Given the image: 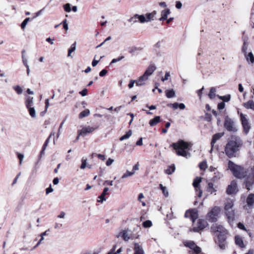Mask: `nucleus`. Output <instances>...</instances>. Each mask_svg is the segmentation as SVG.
Masks as SVG:
<instances>
[{
    "instance_id": "f257e3e1",
    "label": "nucleus",
    "mask_w": 254,
    "mask_h": 254,
    "mask_svg": "<svg viewBox=\"0 0 254 254\" xmlns=\"http://www.w3.org/2000/svg\"><path fill=\"white\" fill-rule=\"evenodd\" d=\"M212 232L216 234L217 239L215 240L216 243L222 250H225L227 247V230L221 225L217 223L213 224L211 227Z\"/></svg>"
},
{
    "instance_id": "f03ea898",
    "label": "nucleus",
    "mask_w": 254,
    "mask_h": 254,
    "mask_svg": "<svg viewBox=\"0 0 254 254\" xmlns=\"http://www.w3.org/2000/svg\"><path fill=\"white\" fill-rule=\"evenodd\" d=\"M192 144L184 141L183 139H179L178 141L173 143L170 145L176 150L178 156H183L186 158L190 157L191 154L190 151L191 150Z\"/></svg>"
},
{
    "instance_id": "7ed1b4c3",
    "label": "nucleus",
    "mask_w": 254,
    "mask_h": 254,
    "mask_svg": "<svg viewBox=\"0 0 254 254\" xmlns=\"http://www.w3.org/2000/svg\"><path fill=\"white\" fill-rule=\"evenodd\" d=\"M240 142L237 139L229 140L226 144L225 152L226 155L229 158L235 156V153L238 150Z\"/></svg>"
},
{
    "instance_id": "20e7f679",
    "label": "nucleus",
    "mask_w": 254,
    "mask_h": 254,
    "mask_svg": "<svg viewBox=\"0 0 254 254\" xmlns=\"http://www.w3.org/2000/svg\"><path fill=\"white\" fill-rule=\"evenodd\" d=\"M228 168L235 177L242 179L245 177L244 168L240 166L235 164L232 161H229Z\"/></svg>"
},
{
    "instance_id": "39448f33",
    "label": "nucleus",
    "mask_w": 254,
    "mask_h": 254,
    "mask_svg": "<svg viewBox=\"0 0 254 254\" xmlns=\"http://www.w3.org/2000/svg\"><path fill=\"white\" fill-rule=\"evenodd\" d=\"M224 126L225 128L229 132H235L238 130L235 122L228 116L225 118Z\"/></svg>"
},
{
    "instance_id": "423d86ee",
    "label": "nucleus",
    "mask_w": 254,
    "mask_h": 254,
    "mask_svg": "<svg viewBox=\"0 0 254 254\" xmlns=\"http://www.w3.org/2000/svg\"><path fill=\"white\" fill-rule=\"evenodd\" d=\"M248 172L249 175L246 178L244 184H245L246 188L248 190H250L251 188L254 184V167H252Z\"/></svg>"
},
{
    "instance_id": "0eeeda50",
    "label": "nucleus",
    "mask_w": 254,
    "mask_h": 254,
    "mask_svg": "<svg viewBox=\"0 0 254 254\" xmlns=\"http://www.w3.org/2000/svg\"><path fill=\"white\" fill-rule=\"evenodd\" d=\"M220 212V208L218 206H215L208 213L206 218L210 222H215L217 221V217Z\"/></svg>"
},
{
    "instance_id": "6e6552de",
    "label": "nucleus",
    "mask_w": 254,
    "mask_h": 254,
    "mask_svg": "<svg viewBox=\"0 0 254 254\" xmlns=\"http://www.w3.org/2000/svg\"><path fill=\"white\" fill-rule=\"evenodd\" d=\"M237 184L236 181L233 180L231 182V184L228 185L226 192L228 194H233L237 193L238 191Z\"/></svg>"
},
{
    "instance_id": "1a4fd4ad",
    "label": "nucleus",
    "mask_w": 254,
    "mask_h": 254,
    "mask_svg": "<svg viewBox=\"0 0 254 254\" xmlns=\"http://www.w3.org/2000/svg\"><path fill=\"white\" fill-rule=\"evenodd\" d=\"M241 119L242 121V124L243 126V127L244 129V131L245 133L247 134L250 131L251 128V126L249 124L248 120L247 118L242 114L241 115Z\"/></svg>"
},
{
    "instance_id": "9d476101",
    "label": "nucleus",
    "mask_w": 254,
    "mask_h": 254,
    "mask_svg": "<svg viewBox=\"0 0 254 254\" xmlns=\"http://www.w3.org/2000/svg\"><path fill=\"white\" fill-rule=\"evenodd\" d=\"M197 226L193 228V231L195 232H199L205 228L207 225V222L204 220L198 219L197 221Z\"/></svg>"
},
{
    "instance_id": "9b49d317",
    "label": "nucleus",
    "mask_w": 254,
    "mask_h": 254,
    "mask_svg": "<svg viewBox=\"0 0 254 254\" xmlns=\"http://www.w3.org/2000/svg\"><path fill=\"white\" fill-rule=\"evenodd\" d=\"M95 128L90 126L83 127L79 131V135L85 136L88 133L93 132Z\"/></svg>"
},
{
    "instance_id": "f8f14e48",
    "label": "nucleus",
    "mask_w": 254,
    "mask_h": 254,
    "mask_svg": "<svg viewBox=\"0 0 254 254\" xmlns=\"http://www.w3.org/2000/svg\"><path fill=\"white\" fill-rule=\"evenodd\" d=\"M225 214L229 222H231L234 221L235 215L234 209L225 210Z\"/></svg>"
},
{
    "instance_id": "ddd939ff",
    "label": "nucleus",
    "mask_w": 254,
    "mask_h": 254,
    "mask_svg": "<svg viewBox=\"0 0 254 254\" xmlns=\"http://www.w3.org/2000/svg\"><path fill=\"white\" fill-rule=\"evenodd\" d=\"M224 134V132L222 133H217L215 134H214L212 136V138L211 141V151L212 150V148L213 147V146L214 144L216 143V142L219 140L221 137H222Z\"/></svg>"
},
{
    "instance_id": "4468645a",
    "label": "nucleus",
    "mask_w": 254,
    "mask_h": 254,
    "mask_svg": "<svg viewBox=\"0 0 254 254\" xmlns=\"http://www.w3.org/2000/svg\"><path fill=\"white\" fill-rule=\"evenodd\" d=\"M168 106L172 107L174 110H176L178 108L181 110H184L186 108V106L184 103H179L177 102L168 104Z\"/></svg>"
},
{
    "instance_id": "2eb2a0df",
    "label": "nucleus",
    "mask_w": 254,
    "mask_h": 254,
    "mask_svg": "<svg viewBox=\"0 0 254 254\" xmlns=\"http://www.w3.org/2000/svg\"><path fill=\"white\" fill-rule=\"evenodd\" d=\"M109 190V188L107 187H106L104 189L103 191L101 194V195L98 196L99 199L97 200L98 202L103 203V201L106 200L105 196L108 194V191Z\"/></svg>"
},
{
    "instance_id": "dca6fc26",
    "label": "nucleus",
    "mask_w": 254,
    "mask_h": 254,
    "mask_svg": "<svg viewBox=\"0 0 254 254\" xmlns=\"http://www.w3.org/2000/svg\"><path fill=\"white\" fill-rule=\"evenodd\" d=\"M188 215L190 217L191 220L193 222L197 218L198 214L196 212H194L193 211H189L188 210L186 212L185 216L187 217Z\"/></svg>"
},
{
    "instance_id": "f3484780",
    "label": "nucleus",
    "mask_w": 254,
    "mask_h": 254,
    "mask_svg": "<svg viewBox=\"0 0 254 254\" xmlns=\"http://www.w3.org/2000/svg\"><path fill=\"white\" fill-rule=\"evenodd\" d=\"M155 69L156 66L155 65H150L145 70L143 75H145L148 78V76L151 75Z\"/></svg>"
},
{
    "instance_id": "a211bd4d",
    "label": "nucleus",
    "mask_w": 254,
    "mask_h": 254,
    "mask_svg": "<svg viewBox=\"0 0 254 254\" xmlns=\"http://www.w3.org/2000/svg\"><path fill=\"white\" fill-rule=\"evenodd\" d=\"M25 104L26 108L28 107L33 106L34 104L33 97L26 95Z\"/></svg>"
},
{
    "instance_id": "6ab92c4d",
    "label": "nucleus",
    "mask_w": 254,
    "mask_h": 254,
    "mask_svg": "<svg viewBox=\"0 0 254 254\" xmlns=\"http://www.w3.org/2000/svg\"><path fill=\"white\" fill-rule=\"evenodd\" d=\"M148 79V78L143 74L139 78L135 80V83L136 86H142L145 84V81Z\"/></svg>"
},
{
    "instance_id": "aec40b11",
    "label": "nucleus",
    "mask_w": 254,
    "mask_h": 254,
    "mask_svg": "<svg viewBox=\"0 0 254 254\" xmlns=\"http://www.w3.org/2000/svg\"><path fill=\"white\" fill-rule=\"evenodd\" d=\"M234 202L232 200H227L225 203L224 210L233 209Z\"/></svg>"
},
{
    "instance_id": "412c9836",
    "label": "nucleus",
    "mask_w": 254,
    "mask_h": 254,
    "mask_svg": "<svg viewBox=\"0 0 254 254\" xmlns=\"http://www.w3.org/2000/svg\"><path fill=\"white\" fill-rule=\"evenodd\" d=\"M235 243L240 248H243L245 247L242 238L239 236H236L235 237Z\"/></svg>"
},
{
    "instance_id": "4be33fe9",
    "label": "nucleus",
    "mask_w": 254,
    "mask_h": 254,
    "mask_svg": "<svg viewBox=\"0 0 254 254\" xmlns=\"http://www.w3.org/2000/svg\"><path fill=\"white\" fill-rule=\"evenodd\" d=\"M222 177L223 174L218 170H216V171L214 173V176L212 178V181L214 182H217L222 178Z\"/></svg>"
},
{
    "instance_id": "5701e85b",
    "label": "nucleus",
    "mask_w": 254,
    "mask_h": 254,
    "mask_svg": "<svg viewBox=\"0 0 254 254\" xmlns=\"http://www.w3.org/2000/svg\"><path fill=\"white\" fill-rule=\"evenodd\" d=\"M170 13L169 9H166L161 12V17L159 18L160 21H164L167 19L168 14Z\"/></svg>"
},
{
    "instance_id": "b1692460",
    "label": "nucleus",
    "mask_w": 254,
    "mask_h": 254,
    "mask_svg": "<svg viewBox=\"0 0 254 254\" xmlns=\"http://www.w3.org/2000/svg\"><path fill=\"white\" fill-rule=\"evenodd\" d=\"M134 250V254H143L144 253L143 249L137 243H135Z\"/></svg>"
},
{
    "instance_id": "393cba45",
    "label": "nucleus",
    "mask_w": 254,
    "mask_h": 254,
    "mask_svg": "<svg viewBox=\"0 0 254 254\" xmlns=\"http://www.w3.org/2000/svg\"><path fill=\"white\" fill-rule=\"evenodd\" d=\"M160 121V116H155L153 119L149 121V125L151 127L156 125Z\"/></svg>"
},
{
    "instance_id": "a878e982",
    "label": "nucleus",
    "mask_w": 254,
    "mask_h": 254,
    "mask_svg": "<svg viewBox=\"0 0 254 254\" xmlns=\"http://www.w3.org/2000/svg\"><path fill=\"white\" fill-rule=\"evenodd\" d=\"M121 237L125 241H127L129 239V237H128L127 230H123L121 232L119 235L117 236V237Z\"/></svg>"
},
{
    "instance_id": "bb28decb",
    "label": "nucleus",
    "mask_w": 254,
    "mask_h": 254,
    "mask_svg": "<svg viewBox=\"0 0 254 254\" xmlns=\"http://www.w3.org/2000/svg\"><path fill=\"white\" fill-rule=\"evenodd\" d=\"M247 203L250 206L254 204V194H250L247 198Z\"/></svg>"
},
{
    "instance_id": "cd10ccee",
    "label": "nucleus",
    "mask_w": 254,
    "mask_h": 254,
    "mask_svg": "<svg viewBox=\"0 0 254 254\" xmlns=\"http://www.w3.org/2000/svg\"><path fill=\"white\" fill-rule=\"evenodd\" d=\"M244 55L248 62H250L252 64L254 63V56L252 52L249 53L248 54L247 53Z\"/></svg>"
},
{
    "instance_id": "c85d7f7f",
    "label": "nucleus",
    "mask_w": 254,
    "mask_h": 254,
    "mask_svg": "<svg viewBox=\"0 0 254 254\" xmlns=\"http://www.w3.org/2000/svg\"><path fill=\"white\" fill-rule=\"evenodd\" d=\"M185 246L189 248L192 250L196 245L193 241H186L184 242Z\"/></svg>"
},
{
    "instance_id": "c756f323",
    "label": "nucleus",
    "mask_w": 254,
    "mask_h": 254,
    "mask_svg": "<svg viewBox=\"0 0 254 254\" xmlns=\"http://www.w3.org/2000/svg\"><path fill=\"white\" fill-rule=\"evenodd\" d=\"M201 177H197L194 179L193 182V186L194 187V188L195 189H199V184L201 182Z\"/></svg>"
},
{
    "instance_id": "7c9ffc66",
    "label": "nucleus",
    "mask_w": 254,
    "mask_h": 254,
    "mask_svg": "<svg viewBox=\"0 0 254 254\" xmlns=\"http://www.w3.org/2000/svg\"><path fill=\"white\" fill-rule=\"evenodd\" d=\"M156 11H153L151 13H147L146 14V22L149 21L153 19V17L156 14Z\"/></svg>"
},
{
    "instance_id": "2f4dec72",
    "label": "nucleus",
    "mask_w": 254,
    "mask_h": 254,
    "mask_svg": "<svg viewBox=\"0 0 254 254\" xmlns=\"http://www.w3.org/2000/svg\"><path fill=\"white\" fill-rule=\"evenodd\" d=\"M244 107L247 109H251L254 111V102L253 100H249L244 103Z\"/></svg>"
},
{
    "instance_id": "473e14b6",
    "label": "nucleus",
    "mask_w": 254,
    "mask_h": 254,
    "mask_svg": "<svg viewBox=\"0 0 254 254\" xmlns=\"http://www.w3.org/2000/svg\"><path fill=\"white\" fill-rule=\"evenodd\" d=\"M207 191L210 193H212L216 191L214 188V185L212 182L208 183L207 187Z\"/></svg>"
},
{
    "instance_id": "72a5a7b5",
    "label": "nucleus",
    "mask_w": 254,
    "mask_h": 254,
    "mask_svg": "<svg viewBox=\"0 0 254 254\" xmlns=\"http://www.w3.org/2000/svg\"><path fill=\"white\" fill-rule=\"evenodd\" d=\"M192 253L191 254L190 251V254H204L201 253V248L196 245L193 249L192 250Z\"/></svg>"
},
{
    "instance_id": "f704fd0d",
    "label": "nucleus",
    "mask_w": 254,
    "mask_h": 254,
    "mask_svg": "<svg viewBox=\"0 0 254 254\" xmlns=\"http://www.w3.org/2000/svg\"><path fill=\"white\" fill-rule=\"evenodd\" d=\"M166 96L168 98H171L175 96V92L173 89L166 91Z\"/></svg>"
},
{
    "instance_id": "c9c22d12",
    "label": "nucleus",
    "mask_w": 254,
    "mask_h": 254,
    "mask_svg": "<svg viewBox=\"0 0 254 254\" xmlns=\"http://www.w3.org/2000/svg\"><path fill=\"white\" fill-rule=\"evenodd\" d=\"M90 114V111L88 109H85L84 111H82L79 114V118L82 119L83 118L87 117Z\"/></svg>"
},
{
    "instance_id": "e433bc0d",
    "label": "nucleus",
    "mask_w": 254,
    "mask_h": 254,
    "mask_svg": "<svg viewBox=\"0 0 254 254\" xmlns=\"http://www.w3.org/2000/svg\"><path fill=\"white\" fill-rule=\"evenodd\" d=\"M27 109L29 111V113L30 116L33 118H35L36 117V111L34 108L32 106H31L27 107Z\"/></svg>"
},
{
    "instance_id": "4c0bfd02",
    "label": "nucleus",
    "mask_w": 254,
    "mask_h": 254,
    "mask_svg": "<svg viewBox=\"0 0 254 254\" xmlns=\"http://www.w3.org/2000/svg\"><path fill=\"white\" fill-rule=\"evenodd\" d=\"M247 39H246L245 38L244 39V43L242 48V52L245 54L247 53V50L248 47V42L247 41Z\"/></svg>"
},
{
    "instance_id": "58836bf2",
    "label": "nucleus",
    "mask_w": 254,
    "mask_h": 254,
    "mask_svg": "<svg viewBox=\"0 0 254 254\" xmlns=\"http://www.w3.org/2000/svg\"><path fill=\"white\" fill-rule=\"evenodd\" d=\"M175 170V166L174 164H172L167 169L165 170V173L168 175H171L174 172Z\"/></svg>"
},
{
    "instance_id": "ea45409f",
    "label": "nucleus",
    "mask_w": 254,
    "mask_h": 254,
    "mask_svg": "<svg viewBox=\"0 0 254 254\" xmlns=\"http://www.w3.org/2000/svg\"><path fill=\"white\" fill-rule=\"evenodd\" d=\"M132 134L131 130H128L125 135L120 138V141H123L125 139H128Z\"/></svg>"
},
{
    "instance_id": "a19ab883",
    "label": "nucleus",
    "mask_w": 254,
    "mask_h": 254,
    "mask_svg": "<svg viewBox=\"0 0 254 254\" xmlns=\"http://www.w3.org/2000/svg\"><path fill=\"white\" fill-rule=\"evenodd\" d=\"M134 17L138 18L140 22L141 23H144L145 22H146V17L144 15H138V14H135Z\"/></svg>"
},
{
    "instance_id": "79ce46f5",
    "label": "nucleus",
    "mask_w": 254,
    "mask_h": 254,
    "mask_svg": "<svg viewBox=\"0 0 254 254\" xmlns=\"http://www.w3.org/2000/svg\"><path fill=\"white\" fill-rule=\"evenodd\" d=\"M55 135V133L54 132H52L50 135L49 136V137H48V138L46 140L45 143H44L43 145V147L44 148V149H46L47 146H48V144L49 142V141H50V139L51 138V137L52 136H54Z\"/></svg>"
},
{
    "instance_id": "37998d69",
    "label": "nucleus",
    "mask_w": 254,
    "mask_h": 254,
    "mask_svg": "<svg viewBox=\"0 0 254 254\" xmlns=\"http://www.w3.org/2000/svg\"><path fill=\"white\" fill-rule=\"evenodd\" d=\"M199 167L201 170H205L207 167V162L206 160H204L200 162L199 164Z\"/></svg>"
},
{
    "instance_id": "c03bdc74",
    "label": "nucleus",
    "mask_w": 254,
    "mask_h": 254,
    "mask_svg": "<svg viewBox=\"0 0 254 254\" xmlns=\"http://www.w3.org/2000/svg\"><path fill=\"white\" fill-rule=\"evenodd\" d=\"M215 92L216 89L214 87H211L208 94V96L210 99H213L215 97Z\"/></svg>"
},
{
    "instance_id": "a18cd8bd",
    "label": "nucleus",
    "mask_w": 254,
    "mask_h": 254,
    "mask_svg": "<svg viewBox=\"0 0 254 254\" xmlns=\"http://www.w3.org/2000/svg\"><path fill=\"white\" fill-rule=\"evenodd\" d=\"M76 49V42H75L73 43L70 48L68 50V56H70V54L71 53L73 52Z\"/></svg>"
},
{
    "instance_id": "49530a36",
    "label": "nucleus",
    "mask_w": 254,
    "mask_h": 254,
    "mask_svg": "<svg viewBox=\"0 0 254 254\" xmlns=\"http://www.w3.org/2000/svg\"><path fill=\"white\" fill-rule=\"evenodd\" d=\"M219 98L224 102H228L230 100L231 95L230 94L225 95V96H219Z\"/></svg>"
},
{
    "instance_id": "de8ad7c7",
    "label": "nucleus",
    "mask_w": 254,
    "mask_h": 254,
    "mask_svg": "<svg viewBox=\"0 0 254 254\" xmlns=\"http://www.w3.org/2000/svg\"><path fill=\"white\" fill-rule=\"evenodd\" d=\"M13 89L18 95L21 94L23 92V90H22V88L20 86H19V85H16L15 86H13Z\"/></svg>"
},
{
    "instance_id": "09e8293b",
    "label": "nucleus",
    "mask_w": 254,
    "mask_h": 254,
    "mask_svg": "<svg viewBox=\"0 0 254 254\" xmlns=\"http://www.w3.org/2000/svg\"><path fill=\"white\" fill-rule=\"evenodd\" d=\"M30 18L29 17L25 18L21 24V28L24 30L27 24L30 21Z\"/></svg>"
},
{
    "instance_id": "8fccbe9b",
    "label": "nucleus",
    "mask_w": 254,
    "mask_h": 254,
    "mask_svg": "<svg viewBox=\"0 0 254 254\" xmlns=\"http://www.w3.org/2000/svg\"><path fill=\"white\" fill-rule=\"evenodd\" d=\"M152 225V222L150 220H146L142 223V226L144 228H149Z\"/></svg>"
},
{
    "instance_id": "3c124183",
    "label": "nucleus",
    "mask_w": 254,
    "mask_h": 254,
    "mask_svg": "<svg viewBox=\"0 0 254 254\" xmlns=\"http://www.w3.org/2000/svg\"><path fill=\"white\" fill-rule=\"evenodd\" d=\"M134 174V171L129 172L128 171H127L126 173H125L122 177V179H125L126 178L129 176H131L133 175Z\"/></svg>"
},
{
    "instance_id": "603ef678",
    "label": "nucleus",
    "mask_w": 254,
    "mask_h": 254,
    "mask_svg": "<svg viewBox=\"0 0 254 254\" xmlns=\"http://www.w3.org/2000/svg\"><path fill=\"white\" fill-rule=\"evenodd\" d=\"M94 156H96L98 157L99 159L104 160L105 159V156L104 155L100 154H96L95 153H93L91 154V157L93 158Z\"/></svg>"
},
{
    "instance_id": "864d4df0",
    "label": "nucleus",
    "mask_w": 254,
    "mask_h": 254,
    "mask_svg": "<svg viewBox=\"0 0 254 254\" xmlns=\"http://www.w3.org/2000/svg\"><path fill=\"white\" fill-rule=\"evenodd\" d=\"M125 58V57L124 56H120L117 59H113L111 63H110V64H114L115 63H117L118 62H120L122 60H123L124 58Z\"/></svg>"
},
{
    "instance_id": "5fc2aeb1",
    "label": "nucleus",
    "mask_w": 254,
    "mask_h": 254,
    "mask_svg": "<svg viewBox=\"0 0 254 254\" xmlns=\"http://www.w3.org/2000/svg\"><path fill=\"white\" fill-rule=\"evenodd\" d=\"M237 226H238V227L239 229H241V230H245V231H246L247 232H249V230H247V229L246 228V227H245V226H244V225L243 223H242L241 222H239V223H238V224H237Z\"/></svg>"
},
{
    "instance_id": "6e6d98bb",
    "label": "nucleus",
    "mask_w": 254,
    "mask_h": 254,
    "mask_svg": "<svg viewBox=\"0 0 254 254\" xmlns=\"http://www.w3.org/2000/svg\"><path fill=\"white\" fill-rule=\"evenodd\" d=\"M81 165L80 167L81 169H84L86 167V159H84L83 158L81 160Z\"/></svg>"
},
{
    "instance_id": "4d7b16f0",
    "label": "nucleus",
    "mask_w": 254,
    "mask_h": 254,
    "mask_svg": "<svg viewBox=\"0 0 254 254\" xmlns=\"http://www.w3.org/2000/svg\"><path fill=\"white\" fill-rule=\"evenodd\" d=\"M64 10L66 12H70L71 11L70 4L69 3H66L64 5Z\"/></svg>"
},
{
    "instance_id": "13d9d810",
    "label": "nucleus",
    "mask_w": 254,
    "mask_h": 254,
    "mask_svg": "<svg viewBox=\"0 0 254 254\" xmlns=\"http://www.w3.org/2000/svg\"><path fill=\"white\" fill-rule=\"evenodd\" d=\"M25 53V51L23 50L22 51V62L24 64V65L27 67V66H29L27 64V60L25 58H23V53Z\"/></svg>"
},
{
    "instance_id": "bf43d9fd",
    "label": "nucleus",
    "mask_w": 254,
    "mask_h": 254,
    "mask_svg": "<svg viewBox=\"0 0 254 254\" xmlns=\"http://www.w3.org/2000/svg\"><path fill=\"white\" fill-rule=\"evenodd\" d=\"M225 104L224 102H220L218 103L217 105V108L219 110H221L225 108Z\"/></svg>"
},
{
    "instance_id": "052dcab7",
    "label": "nucleus",
    "mask_w": 254,
    "mask_h": 254,
    "mask_svg": "<svg viewBox=\"0 0 254 254\" xmlns=\"http://www.w3.org/2000/svg\"><path fill=\"white\" fill-rule=\"evenodd\" d=\"M141 50V48H137V47H132L130 49V50L129 51V53H134L137 50Z\"/></svg>"
},
{
    "instance_id": "680f3d73",
    "label": "nucleus",
    "mask_w": 254,
    "mask_h": 254,
    "mask_svg": "<svg viewBox=\"0 0 254 254\" xmlns=\"http://www.w3.org/2000/svg\"><path fill=\"white\" fill-rule=\"evenodd\" d=\"M63 28L65 30H67L68 29V24L67 23V20L65 19L63 21Z\"/></svg>"
},
{
    "instance_id": "e2e57ef3",
    "label": "nucleus",
    "mask_w": 254,
    "mask_h": 254,
    "mask_svg": "<svg viewBox=\"0 0 254 254\" xmlns=\"http://www.w3.org/2000/svg\"><path fill=\"white\" fill-rule=\"evenodd\" d=\"M17 157L19 159L20 164H21L22 160H23V159L24 158V155L23 154H21V153H17Z\"/></svg>"
},
{
    "instance_id": "0e129e2a",
    "label": "nucleus",
    "mask_w": 254,
    "mask_h": 254,
    "mask_svg": "<svg viewBox=\"0 0 254 254\" xmlns=\"http://www.w3.org/2000/svg\"><path fill=\"white\" fill-rule=\"evenodd\" d=\"M107 72H108L107 70H106V69H103L100 72L99 76L103 77L107 74Z\"/></svg>"
},
{
    "instance_id": "69168bd1",
    "label": "nucleus",
    "mask_w": 254,
    "mask_h": 254,
    "mask_svg": "<svg viewBox=\"0 0 254 254\" xmlns=\"http://www.w3.org/2000/svg\"><path fill=\"white\" fill-rule=\"evenodd\" d=\"M79 94L82 96H86L87 94V89L86 88H84L82 91L79 92Z\"/></svg>"
},
{
    "instance_id": "338daca9",
    "label": "nucleus",
    "mask_w": 254,
    "mask_h": 254,
    "mask_svg": "<svg viewBox=\"0 0 254 254\" xmlns=\"http://www.w3.org/2000/svg\"><path fill=\"white\" fill-rule=\"evenodd\" d=\"M170 76V73L168 72H166L165 76L162 78V81H165V80H168Z\"/></svg>"
},
{
    "instance_id": "774afa93",
    "label": "nucleus",
    "mask_w": 254,
    "mask_h": 254,
    "mask_svg": "<svg viewBox=\"0 0 254 254\" xmlns=\"http://www.w3.org/2000/svg\"><path fill=\"white\" fill-rule=\"evenodd\" d=\"M114 159L110 158L106 161V164L108 166H110L114 162Z\"/></svg>"
}]
</instances>
